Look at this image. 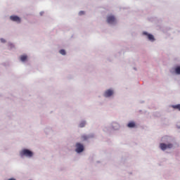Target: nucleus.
I'll return each mask as SVG.
<instances>
[{"label":"nucleus","mask_w":180,"mask_h":180,"mask_svg":"<svg viewBox=\"0 0 180 180\" xmlns=\"http://www.w3.org/2000/svg\"><path fill=\"white\" fill-rule=\"evenodd\" d=\"M160 147L161 150H162L163 151H165L166 148H172L173 146L172 143H169L167 145L165 143H160Z\"/></svg>","instance_id":"nucleus-3"},{"label":"nucleus","mask_w":180,"mask_h":180,"mask_svg":"<svg viewBox=\"0 0 180 180\" xmlns=\"http://www.w3.org/2000/svg\"><path fill=\"white\" fill-rule=\"evenodd\" d=\"M112 95H113V91H112L110 89L107 90L105 92V96H106L107 98H108L109 96H112Z\"/></svg>","instance_id":"nucleus-8"},{"label":"nucleus","mask_w":180,"mask_h":180,"mask_svg":"<svg viewBox=\"0 0 180 180\" xmlns=\"http://www.w3.org/2000/svg\"><path fill=\"white\" fill-rule=\"evenodd\" d=\"M20 155H25V157H33V152L27 149H24L21 151Z\"/></svg>","instance_id":"nucleus-1"},{"label":"nucleus","mask_w":180,"mask_h":180,"mask_svg":"<svg viewBox=\"0 0 180 180\" xmlns=\"http://www.w3.org/2000/svg\"><path fill=\"white\" fill-rule=\"evenodd\" d=\"M84 151V145L77 143L76 144V153H82Z\"/></svg>","instance_id":"nucleus-4"},{"label":"nucleus","mask_w":180,"mask_h":180,"mask_svg":"<svg viewBox=\"0 0 180 180\" xmlns=\"http://www.w3.org/2000/svg\"><path fill=\"white\" fill-rule=\"evenodd\" d=\"M84 11H80L79 13V15H84Z\"/></svg>","instance_id":"nucleus-16"},{"label":"nucleus","mask_w":180,"mask_h":180,"mask_svg":"<svg viewBox=\"0 0 180 180\" xmlns=\"http://www.w3.org/2000/svg\"><path fill=\"white\" fill-rule=\"evenodd\" d=\"M172 108H173V109H176L177 110H179V112H180V104L172 105Z\"/></svg>","instance_id":"nucleus-10"},{"label":"nucleus","mask_w":180,"mask_h":180,"mask_svg":"<svg viewBox=\"0 0 180 180\" xmlns=\"http://www.w3.org/2000/svg\"><path fill=\"white\" fill-rule=\"evenodd\" d=\"M107 22L110 25H113L116 22V18L113 15H109L107 17Z\"/></svg>","instance_id":"nucleus-2"},{"label":"nucleus","mask_w":180,"mask_h":180,"mask_svg":"<svg viewBox=\"0 0 180 180\" xmlns=\"http://www.w3.org/2000/svg\"><path fill=\"white\" fill-rule=\"evenodd\" d=\"M136 122L131 121L127 124V127H129V129H133L134 127H136Z\"/></svg>","instance_id":"nucleus-7"},{"label":"nucleus","mask_w":180,"mask_h":180,"mask_svg":"<svg viewBox=\"0 0 180 180\" xmlns=\"http://www.w3.org/2000/svg\"><path fill=\"white\" fill-rule=\"evenodd\" d=\"M115 124V127L116 128H114L115 130H117V129H119V124Z\"/></svg>","instance_id":"nucleus-15"},{"label":"nucleus","mask_w":180,"mask_h":180,"mask_svg":"<svg viewBox=\"0 0 180 180\" xmlns=\"http://www.w3.org/2000/svg\"><path fill=\"white\" fill-rule=\"evenodd\" d=\"M10 19L13 20V22H17V23H20V18L17 15H12L10 17Z\"/></svg>","instance_id":"nucleus-5"},{"label":"nucleus","mask_w":180,"mask_h":180,"mask_svg":"<svg viewBox=\"0 0 180 180\" xmlns=\"http://www.w3.org/2000/svg\"><path fill=\"white\" fill-rule=\"evenodd\" d=\"M82 140H88V136L86 135H84L82 136Z\"/></svg>","instance_id":"nucleus-14"},{"label":"nucleus","mask_w":180,"mask_h":180,"mask_svg":"<svg viewBox=\"0 0 180 180\" xmlns=\"http://www.w3.org/2000/svg\"><path fill=\"white\" fill-rule=\"evenodd\" d=\"M1 43H5V39H1Z\"/></svg>","instance_id":"nucleus-17"},{"label":"nucleus","mask_w":180,"mask_h":180,"mask_svg":"<svg viewBox=\"0 0 180 180\" xmlns=\"http://www.w3.org/2000/svg\"><path fill=\"white\" fill-rule=\"evenodd\" d=\"M143 34H146V36H148V40H150V41H154V36L151 34H148L147 32H143Z\"/></svg>","instance_id":"nucleus-6"},{"label":"nucleus","mask_w":180,"mask_h":180,"mask_svg":"<svg viewBox=\"0 0 180 180\" xmlns=\"http://www.w3.org/2000/svg\"><path fill=\"white\" fill-rule=\"evenodd\" d=\"M176 73H177L179 75H180V66L176 67L175 68Z\"/></svg>","instance_id":"nucleus-11"},{"label":"nucleus","mask_w":180,"mask_h":180,"mask_svg":"<svg viewBox=\"0 0 180 180\" xmlns=\"http://www.w3.org/2000/svg\"><path fill=\"white\" fill-rule=\"evenodd\" d=\"M86 123L84 121H82L80 124H79V127H85V124Z\"/></svg>","instance_id":"nucleus-12"},{"label":"nucleus","mask_w":180,"mask_h":180,"mask_svg":"<svg viewBox=\"0 0 180 180\" xmlns=\"http://www.w3.org/2000/svg\"><path fill=\"white\" fill-rule=\"evenodd\" d=\"M20 60H21V61H22V62L26 61V60H27V56H26V55H22V56H20Z\"/></svg>","instance_id":"nucleus-9"},{"label":"nucleus","mask_w":180,"mask_h":180,"mask_svg":"<svg viewBox=\"0 0 180 180\" xmlns=\"http://www.w3.org/2000/svg\"><path fill=\"white\" fill-rule=\"evenodd\" d=\"M60 54H62V56H65V50L62 49L60 51Z\"/></svg>","instance_id":"nucleus-13"}]
</instances>
